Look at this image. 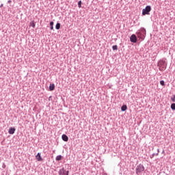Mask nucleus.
I'll use <instances>...</instances> for the list:
<instances>
[{"label": "nucleus", "mask_w": 175, "mask_h": 175, "mask_svg": "<svg viewBox=\"0 0 175 175\" xmlns=\"http://www.w3.org/2000/svg\"><path fill=\"white\" fill-rule=\"evenodd\" d=\"M142 172H144V166L142 164H139L136 167V174H140L142 173Z\"/></svg>", "instance_id": "obj_1"}, {"label": "nucleus", "mask_w": 175, "mask_h": 175, "mask_svg": "<svg viewBox=\"0 0 175 175\" xmlns=\"http://www.w3.org/2000/svg\"><path fill=\"white\" fill-rule=\"evenodd\" d=\"M150 12H151V6L147 5L145 9L142 10L143 16H146V14H150Z\"/></svg>", "instance_id": "obj_2"}, {"label": "nucleus", "mask_w": 175, "mask_h": 175, "mask_svg": "<svg viewBox=\"0 0 175 175\" xmlns=\"http://www.w3.org/2000/svg\"><path fill=\"white\" fill-rule=\"evenodd\" d=\"M59 175H69V171L65 170V168H62L59 171Z\"/></svg>", "instance_id": "obj_3"}, {"label": "nucleus", "mask_w": 175, "mask_h": 175, "mask_svg": "<svg viewBox=\"0 0 175 175\" xmlns=\"http://www.w3.org/2000/svg\"><path fill=\"white\" fill-rule=\"evenodd\" d=\"M130 41L132 42V43H136L137 42V37H136V35L133 34L130 37Z\"/></svg>", "instance_id": "obj_4"}, {"label": "nucleus", "mask_w": 175, "mask_h": 175, "mask_svg": "<svg viewBox=\"0 0 175 175\" xmlns=\"http://www.w3.org/2000/svg\"><path fill=\"white\" fill-rule=\"evenodd\" d=\"M14 132H16V129L14 127H10L8 133L10 135H14Z\"/></svg>", "instance_id": "obj_5"}, {"label": "nucleus", "mask_w": 175, "mask_h": 175, "mask_svg": "<svg viewBox=\"0 0 175 175\" xmlns=\"http://www.w3.org/2000/svg\"><path fill=\"white\" fill-rule=\"evenodd\" d=\"M36 159L39 162L43 161V159H42V156H40V153H38L37 155L36 156Z\"/></svg>", "instance_id": "obj_6"}, {"label": "nucleus", "mask_w": 175, "mask_h": 175, "mask_svg": "<svg viewBox=\"0 0 175 175\" xmlns=\"http://www.w3.org/2000/svg\"><path fill=\"white\" fill-rule=\"evenodd\" d=\"M62 138L64 142H68V140H69V137H68V135L65 134L62 135Z\"/></svg>", "instance_id": "obj_7"}, {"label": "nucleus", "mask_w": 175, "mask_h": 175, "mask_svg": "<svg viewBox=\"0 0 175 175\" xmlns=\"http://www.w3.org/2000/svg\"><path fill=\"white\" fill-rule=\"evenodd\" d=\"M54 90H55V85H54V83L50 84L49 91H54Z\"/></svg>", "instance_id": "obj_8"}, {"label": "nucleus", "mask_w": 175, "mask_h": 175, "mask_svg": "<svg viewBox=\"0 0 175 175\" xmlns=\"http://www.w3.org/2000/svg\"><path fill=\"white\" fill-rule=\"evenodd\" d=\"M126 109H128V107L125 105L122 106V107H121L122 111H125L126 110Z\"/></svg>", "instance_id": "obj_9"}, {"label": "nucleus", "mask_w": 175, "mask_h": 175, "mask_svg": "<svg viewBox=\"0 0 175 175\" xmlns=\"http://www.w3.org/2000/svg\"><path fill=\"white\" fill-rule=\"evenodd\" d=\"M54 22H51L50 23V27H51V29L53 31V29H54Z\"/></svg>", "instance_id": "obj_10"}, {"label": "nucleus", "mask_w": 175, "mask_h": 175, "mask_svg": "<svg viewBox=\"0 0 175 175\" xmlns=\"http://www.w3.org/2000/svg\"><path fill=\"white\" fill-rule=\"evenodd\" d=\"M62 159V156L58 155L56 157V161H61Z\"/></svg>", "instance_id": "obj_11"}, {"label": "nucleus", "mask_w": 175, "mask_h": 175, "mask_svg": "<svg viewBox=\"0 0 175 175\" xmlns=\"http://www.w3.org/2000/svg\"><path fill=\"white\" fill-rule=\"evenodd\" d=\"M55 28L56 29H59V28H61V23H57Z\"/></svg>", "instance_id": "obj_12"}, {"label": "nucleus", "mask_w": 175, "mask_h": 175, "mask_svg": "<svg viewBox=\"0 0 175 175\" xmlns=\"http://www.w3.org/2000/svg\"><path fill=\"white\" fill-rule=\"evenodd\" d=\"M30 27L35 28V23L33 21L30 22Z\"/></svg>", "instance_id": "obj_13"}, {"label": "nucleus", "mask_w": 175, "mask_h": 175, "mask_svg": "<svg viewBox=\"0 0 175 175\" xmlns=\"http://www.w3.org/2000/svg\"><path fill=\"white\" fill-rule=\"evenodd\" d=\"M171 109H172V110H175V103H172L171 105Z\"/></svg>", "instance_id": "obj_14"}, {"label": "nucleus", "mask_w": 175, "mask_h": 175, "mask_svg": "<svg viewBox=\"0 0 175 175\" xmlns=\"http://www.w3.org/2000/svg\"><path fill=\"white\" fill-rule=\"evenodd\" d=\"M112 49H113V50H118V46H117V45H115V46H112Z\"/></svg>", "instance_id": "obj_15"}, {"label": "nucleus", "mask_w": 175, "mask_h": 175, "mask_svg": "<svg viewBox=\"0 0 175 175\" xmlns=\"http://www.w3.org/2000/svg\"><path fill=\"white\" fill-rule=\"evenodd\" d=\"M78 7H79V8H81V1H79L78 2Z\"/></svg>", "instance_id": "obj_16"}, {"label": "nucleus", "mask_w": 175, "mask_h": 175, "mask_svg": "<svg viewBox=\"0 0 175 175\" xmlns=\"http://www.w3.org/2000/svg\"><path fill=\"white\" fill-rule=\"evenodd\" d=\"M160 84H161V85H165V81H161Z\"/></svg>", "instance_id": "obj_17"}, {"label": "nucleus", "mask_w": 175, "mask_h": 175, "mask_svg": "<svg viewBox=\"0 0 175 175\" xmlns=\"http://www.w3.org/2000/svg\"><path fill=\"white\" fill-rule=\"evenodd\" d=\"M171 100H172V102H175V95L171 98Z\"/></svg>", "instance_id": "obj_18"}, {"label": "nucleus", "mask_w": 175, "mask_h": 175, "mask_svg": "<svg viewBox=\"0 0 175 175\" xmlns=\"http://www.w3.org/2000/svg\"><path fill=\"white\" fill-rule=\"evenodd\" d=\"M3 169H5V167H6V165L3 164Z\"/></svg>", "instance_id": "obj_19"}]
</instances>
